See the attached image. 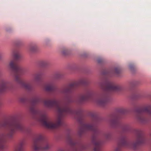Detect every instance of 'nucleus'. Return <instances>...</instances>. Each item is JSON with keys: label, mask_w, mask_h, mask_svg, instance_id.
I'll return each mask as SVG.
<instances>
[{"label": "nucleus", "mask_w": 151, "mask_h": 151, "mask_svg": "<svg viewBox=\"0 0 151 151\" xmlns=\"http://www.w3.org/2000/svg\"><path fill=\"white\" fill-rule=\"evenodd\" d=\"M88 83V80L84 78L63 87L61 92L65 95L64 102L55 99L43 100L38 97H34L30 102V110L35 118L46 128H58L63 125L62 118L67 114L82 116V109L74 111L69 107V104L75 102L70 98L69 94L78 86L86 85Z\"/></svg>", "instance_id": "1"}, {"label": "nucleus", "mask_w": 151, "mask_h": 151, "mask_svg": "<svg viewBox=\"0 0 151 151\" xmlns=\"http://www.w3.org/2000/svg\"><path fill=\"white\" fill-rule=\"evenodd\" d=\"M93 123L90 124H81L78 133L80 135H81L86 131H92L93 133L92 140L94 145L93 151H101V142L99 140L97 137L99 133L96 124L99 121V119L95 114H93Z\"/></svg>", "instance_id": "2"}, {"label": "nucleus", "mask_w": 151, "mask_h": 151, "mask_svg": "<svg viewBox=\"0 0 151 151\" xmlns=\"http://www.w3.org/2000/svg\"><path fill=\"white\" fill-rule=\"evenodd\" d=\"M13 55L14 60L10 62L9 66L12 70L15 81L27 91H32L33 87L32 85L29 83H26L20 78L21 76L24 73L25 71L23 68L18 65L16 61V60L19 58L20 55L18 53H15Z\"/></svg>", "instance_id": "3"}, {"label": "nucleus", "mask_w": 151, "mask_h": 151, "mask_svg": "<svg viewBox=\"0 0 151 151\" xmlns=\"http://www.w3.org/2000/svg\"><path fill=\"white\" fill-rule=\"evenodd\" d=\"M4 127L7 129L8 132L6 137L11 138L17 131L29 133L30 129L25 127L22 123L18 119L12 118L0 123V128Z\"/></svg>", "instance_id": "4"}, {"label": "nucleus", "mask_w": 151, "mask_h": 151, "mask_svg": "<svg viewBox=\"0 0 151 151\" xmlns=\"http://www.w3.org/2000/svg\"><path fill=\"white\" fill-rule=\"evenodd\" d=\"M136 140L131 142H129L124 136H122L120 139L119 146L115 149L114 151H122L121 147L130 148L134 150H138L139 146L145 143L146 139L141 131L139 130H136Z\"/></svg>", "instance_id": "5"}, {"label": "nucleus", "mask_w": 151, "mask_h": 151, "mask_svg": "<svg viewBox=\"0 0 151 151\" xmlns=\"http://www.w3.org/2000/svg\"><path fill=\"white\" fill-rule=\"evenodd\" d=\"M50 147L47 140L42 135L39 134L34 140L32 150L33 151H45L49 150Z\"/></svg>", "instance_id": "6"}, {"label": "nucleus", "mask_w": 151, "mask_h": 151, "mask_svg": "<svg viewBox=\"0 0 151 151\" xmlns=\"http://www.w3.org/2000/svg\"><path fill=\"white\" fill-rule=\"evenodd\" d=\"M100 88L105 92H118L123 90L120 86L116 85L110 81L105 79L99 83Z\"/></svg>", "instance_id": "7"}, {"label": "nucleus", "mask_w": 151, "mask_h": 151, "mask_svg": "<svg viewBox=\"0 0 151 151\" xmlns=\"http://www.w3.org/2000/svg\"><path fill=\"white\" fill-rule=\"evenodd\" d=\"M68 142L71 149V151H82L86 149V147L81 142H78L72 137H70L68 139ZM57 151H70L68 147L58 148Z\"/></svg>", "instance_id": "8"}, {"label": "nucleus", "mask_w": 151, "mask_h": 151, "mask_svg": "<svg viewBox=\"0 0 151 151\" xmlns=\"http://www.w3.org/2000/svg\"><path fill=\"white\" fill-rule=\"evenodd\" d=\"M145 113L151 115V106L138 108L136 110V118L139 122L143 123L146 122L147 119L144 114Z\"/></svg>", "instance_id": "9"}, {"label": "nucleus", "mask_w": 151, "mask_h": 151, "mask_svg": "<svg viewBox=\"0 0 151 151\" xmlns=\"http://www.w3.org/2000/svg\"><path fill=\"white\" fill-rule=\"evenodd\" d=\"M120 117L116 114H113L110 117L109 123L111 125L114 127H120V128L123 132H129L130 127L127 124L121 125L119 119Z\"/></svg>", "instance_id": "10"}, {"label": "nucleus", "mask_w": 151, "mask_h": 151, "mask_svg": "<svg viewBox=\"0 0 151 151\" xmlns=\"http://www.w3.org/2000/svg\"><path fill=\"white\" fill-rule=\"evenodd\" d=\"M92 93L90 90H88L86 93L79 96L77 103L82 104L91 99L92 96Z\"/></svg>", "instance_id": "11"}, {"label": "nucleus", "mask_w": 151, "mask_h": 151, "mask_svg": "<svg viewBox=\"0 0 151 151\" xmlns=\"http://www.w3.org/2000/svg\"><path fill=\"white\" fill-rule=\"evenodd\" d=\"M109 99L107 95L103 94L101 95L99 98L95 100V102L98 105L101 106H104L107 103Z\"/></svg>", "instance_id": "12"}, {"label": "nucleus", "mask_w": 151, "mask_h": 151, "mask_svg": "<svg viewBox=\"0 0 151 151\" xmlns=\"http://www.w3.org/2000/svg\"><path fill=\"white\" fill-rule=\"evenodd\" d=\"M10 85L9 83L5 80H2L0 81V93L4 92Z\"/></svg>", "instance_id": "13"}, {"label": "nucleus", "mask_w": 151, "mask_h": 151, "mask_svg": "<svg viewBox=\"0 0 151 151\" xmlns=\"http://www.w3.org/2000/svg\"><path fill=\"white\" fill-rule=\"evenodd\" d=\"M44 88L45 91L50 92H53L56 90V88L54 84L51 83L47 84L45 86Z\"/></svg>", "instance_id": "14"}, {"label": "nucleus", "mask_w": 151, "mask_h": 151, "mask_svg": "<svg viewBox=\"0 0 151 151\" xmlns=\"http://www.w3.org/2000/svg\"><path fill=\"white\" fill-rule=\"evenodd\" d=\"M42 75V73L40 72L33 73L32 76L34 81L36 82H39L41 80Z\"/></svg>", "instance_id": "15"}, {"label": "nucleus", "mask_w": 151, "mask_h": 151, "mask_svg": "<svg viewBox=\"0 0 151 151\" xmlns=\"http://www.w3.org/2000/svg\"><path fill=\"white\" fill-rule=\"evenodd\" d=\"M5 140L4 136L0 137V151H4L6 148L5 144Z\"/></svg>", "instance_id": "16"}, {"label": "nucleus", "mask_w": 151, "mask_h": 151, "mask_svg": "<svg viewBox=\"0 0 151 151\" xmlns=\"http://www.w3.org/2000/svg\"><path fill=\"white\" fill-rule=\"evenodd\" d=\"M25 144V141L23 140L21 141L15 147L14 151H24L23 147Z\"/></svg>", "instance_id": "17"}, {"label": "nucleus", "mask_w": 151, "mask_h": 151, "mask_svg": "<svg viewBox=\"0 0 151 151\" xmlns=\"http://www.w3.org/2000/svg\"><path fill=\"white\" fill-rule=\"evenodd\" d=\"M104 137L107 140L110 139L111 138V134L110 133H104L103 135Z\"/></svg>", "instance_id": "18"}, {"label": "nucleus", "mask_w": 151, "mask_h": 151, "mask_svg": "<svg viewBox=\"0 0 151 151\" xmlns=\"http://www.w3.org/2000/svg\"><path fill=\"white\" fill-rule=\"evenodd\" d=\"M62 75L60 73H55L53 76V78L55 79H58L62 78Z\"/></svg>", "instance_id": "19"}, {"label": "nucleus", "mask_w": 151, "mask_h": 151, "mask_svg": "<svg viewBox=\"0 0 151 151\" xmlns=\"http://www.w3.org/2000/svg\"><path fill=\"white\" fill-rule=\"evenodd\" d=\"M120 70L119 68H115L113 71V72L116 74H118L120 73Z\"/></svg>", "instance_id": "20"}, {"label": "nucleus", "mask_w": 151, "mask_h": 151, "mask_svg": "<svg viewBox=\"0 0 151 151\" xmlns=\"http://www.w3.org/2000/svg\"><path fill=\"white\" fill-rule=\"evenodd\" d=\"M41 64L42 66L44 67H46L48 65L49 63L47 61H44L41 62Z\"/></svg>", "instance_id": "21"}, {"label": "nucleus", "mask_w": 151, "mask_h": 151, "mask_svg": "<svg viewBox=\"0 0 151 151\" xmlns=\"http://www.w3.org/2000/svg\"><path fill=\"white\" fill-rule=\"evenodd\" d=\"M127 111L123 108H121L119 110V112L122 114H124L126 113Z\"/></svg>", "instance_id": "22"}, {"label": "nucleus", "mask_w": 151, "mask_h": 151, "mask_svg": "<svg viewBox=\"0 0 151 151\" xmlns=\"http://www.w3.org/2000/svg\"><path fill=\"white\" fill-rule=\"evenodd\" d=\"M19 100L20 102L22 103H24L25 101L26 100V99L24 97H21L20 98Z\"/></svg>", "instance_id": "23"}, {"label": "nucleus", "mask_w": 151, "mask_h": 151, "mask_svg": "<svg viewBox=\"0 0 151 151\" xmlns=\"http://www.w3.org/2000/svg\"><path fill=\"white\" fill-rule=\"evenodd\" d=\"M62 53L64 55H66L68 53V50H65L62 51Z\"/></svg>", "instance_id": "24"}, {"label": "nucleus", "mask_w": 151, "mask_h": 151, "mask_svg": "<svg viewBox=\"0 0 151 151\" xmlns=\"http://www.w3.org/2000/svg\"><path fill=\"white\" fill-rule=\"evenodd\" d=\"M36 48L35 46H33L30 48V50L32 51H34L35 50Z\"/></svg>", "instance_id": "25"}, {"label": "nucleus", "mask_w": 151, "mask_h": 151, "mask_svg": "<svg viewBox=\"0 0 151 151\" xmlns=\"http://www.w3.org/2000/svg\"><path fill=\"white\" fill-rule=\"evenodd\" d=\"M102 61H103V60L102 59H98L97 60L98 62L99 63H101V62H102Z\"/></svg>", "instance_id": "26"}, {"label": "nucleus", "mask_w": 151, "mask_h": 151, "mask_svg": "<svg viewBox=\"0 0 151 151\" xmlns=\"http://www.w3.org/2000/svg\"><path fill=\"white\" fill-rule=\"evenodd\" d=\"M1 58H2V56L0 54V60L1 59Z\"/></svg>", "instance_id": "27"}]
</instances>
